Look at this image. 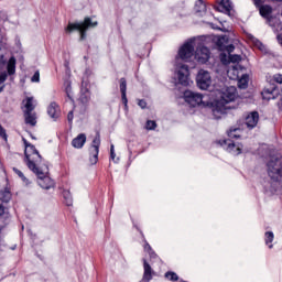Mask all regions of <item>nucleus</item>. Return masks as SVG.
Instances as JSON below:
<instances>
[{
    "mask_svg": "<svg viewBox=\"0 0 282 282\" xmlns=\"http://www.w3.org/2000/svg\"><path fill=\"white\" fill-rule=\"evenodd\" d=\"M0 199L8 204V202L12 199V193H10V189L6 188L4 191H0Z\"/></svg>",
    "mask_w": 282,
    "mask_h": 282,
    "instance_id": "21",
    "label": "nucleus"
},
{
    "mask_svg": "<svg viewBox=\"0 0 282 282\" xmlns=\"http://www.w3.org/2000/svg\"><path fill=\"white\" fill-rule=\"evenodd\" d=\"M64 198L66 199V205L72 206V198L69 197V193H65Z\"/></svg>",
    "mask_w": 282,
    "mask_h": 282,
    "instance_id": "35",
    "label": "nucleus"
},
{
    "mask_svg": "<svg viewBox=\"0 0 282 282\" xmlns=\"http://www.w3.org/2000/svg\"><path fill=\"white\" fill-rule=\"evenodd\" d=\"M1 91H3V87H0V94H1Z\"/></svg>",
    "mask_w": 282,
    "mask_h": 282,
    "instance_id": "47",
    "label": "nucleus"
},
{
    "mask_svg": "<svg viewBox=\"0 0 282 282\" xmlns=\"http://www.w3.org/2000/svg\"><path fill=\"white\" fill-rule=\"evenodd\" d=\"M115 152H116L115 147H113V144H111L110 145V153H115Z\"/></svg>",
    "mask_w": 282,
    "mask_h": 282,
    "instance_id": "45",
    "label": "nucleus"
},
{
    "mask_svg": "<svg viewBox=\"0 0 282 282\" xmlns=\"http://www.w3.org/2000/svg\"><path fill=\"white\" fill-rule=\"evenodd\" d=\"M111 160H116V152H110Z\"/></svg>",
    "mask_w": 282,
    "mask_h": 282,
    "instance_id": "44",
    "label": "nucleus"
},
{
    "mask_svg": "<svg viewBox=\"0 0 282 282\" xmlns=\"http://www.w3.org/2000/svg\"><path fill=\"white\" fill-rule=\"evenodd\" d=\"M6 80H8V73H0V85L6 83Z\"/></svg>",
    "mask_w": 282,
    "mask_h": 282,
    "instance_id": "34",
    "label": "nucleus"
},
{
    "mask_svg": "<svg viewBox=\"0 0 282 282\" xmlns=\"http://www.w3.org/2000/svg\"><path fill=\"white\" fill-rule=\"evenodd\" d=\"M273 79L275 80V83H279L280 85H282V75L281 74L274 75Z\"/></svg>",
    "mask_w": 282,
    "mask_h": 282,
    "instance_id": "36",
    "label": "nucleus"
},
{
    "mask_svg": "<svg viewBox=\"0 0 282 282\" xmlns=\"http://www.w3.org/2000/svg\"><path fill=\"white\" fill-rule=\"evenodd\" d=\"M24 122L30 124V127H36V112H24Z\"/></svg>",
    "mask_w": 282,
    "mask_h": 282,
    "instance_id": "17",
    "label": "nucleus"
},
{
    "mask_svg": "<svg viewBox=\"0 0 282 282\" xmlns=\"http://www.w3.org/2000/svg\"><path fill=\"white\" fill-rule=\"evenodd\" d=\"M2 215H6V207H3V205H0V217Z\"/></svg>",
    "mask_w": 282,
    "mask_h": 282,
    "instance_id": "42",
    "label": "nucleus"
},
{
    "mask_svg": "<svg viewBox=\"0 0 282 282\" xmlns=\"http://www.w3.org/2000/svg\"><path fill=\"white\" fill-rule=\"evenodd\" d=\"M195 11L197 14H204L206 12V3H204V0H198L195 4Z\"/></svg>",
    "mask_w": 282,
    "mask_h": 282,
    "instance_id": "23",
    "label": "nucleus"
},
{
    "mask_svg": "<svg viewBox=\"0 0 282 282\" xmlns=\"http://www.w3.org/2000/svg\"><path fill=\"white\" fill-rule=\"evenodd\" d=\"M98 22L91 21V18H85L84 22L68 23L66 32H74V30H78L80 33V40L84 41V39L87 36L86 32L89 30V28H96Z\"/></svg>",
    "mask_w": 282,
    "mask_h": 282,
    "instance_id": "4",
    "label": "nucleus"
},
{
    "mask_svg": "<svg viewBox=\"0 0 282 282\" xmlns=\"http://www.w3.org/2000/svg\"><path fill=\"white\" fill-rule=\"evenodd\" d=\"M218 91V98L213 102L212 113L216 120H219L223 116H225L226 107L228 104L234 102L237 98V88L235 86L216 88Z\"/></svg>",
    "mask_w": 282,
    "mask_h": 282,
    "instance_id": "2",
    "label": "nucleus"
},
{
    "mask_svg": "<svg viewBox=\"0 0 282 282\" xmlns=\"http://www.w3.org/2000/svg\"><path fill=\"white\" fill-rule=\"evenodd\" d=\"M223 149H226L231 155H241L243 153V144L235 143L230 140H225L221 143Z\"/></svg>",
    "mask_w": 282,
    "mask_h": 282,
    "instance_id": "9",
    "label": "nucleus"
},
{
    "mask_svg": "<svg viewBox=\"0 0 282 282\" xmlns=\"http://www.w3.org/2000/svg\"><path fill=\"white\" fill-rule=\"evenodd\" d=\"M24 155L28 169H30V171H32V173H35V175H37L39 177V186H41V188H45L46 191L53 188L54 181L46 175L48 169L45 164H41V162H43V158L39 153V150H36V148L32 144H26Z\"/></svg>",
    "mask_w": 282,
    "mask_h": 282,
    "instance_id": "1",
    "label": "nucleus"
},
{
    "mask_svg": "<svg viewBox=\"0 0 282 282\" xmlns=\"http://www.w3.org/2000/svg\"><path fill=\"white\" fill-rule=\"evenodd\" d=\"M264 0H253L254 6H261Z\"/></svg>",
    "mask_w": 282,
    "mask_h": 282,
    "instance_id": "43",
    "label": "nucleus"
},
{
    "mask_svg": "<svg viewBox=\"0 0 282 282\" xmlns=\"http://www.w3.org/2000/svg\"><path fill=\"white\" fill-rule=\"evenodd\" d=\"M0 138H3V140L8 142V134L6 133V129H3V126H0Z\"/></svg>",
    "mask_w": 282,
    "mask_h": 282,
    "instance_id": "33",
    "label": "nucleus"
},
{
    "mask_svg": "<svg viewBox=\"0 0 282 282\" xmlns=\"http://www.w3.org/2000/svg\"><path fill=\"white\" fill-rule=\"evenodd\" d=\"M67 118L68 122H72V120H74V111H69Z\"/></svg>",
    "mask_w": 282,
    "mask_h": 282,
    "instance_id": "39",
    "label": "nucleus"
},
{
    "mask_svg": "<svg viewBox=\"0 0 282 282\" xmlns=\"http://www.w3.org/2000/svg\"><path fill=\"white\" fill-rule=\"evenodd\" d=\"M196 84L199 89H210L213 85V77H210V73L208 70L200 69L196 76Z\"/></svg>",
    "mask_w": 282,
    "mask_h": 282,
    "instance_id": "7",
    "label": "nucleus"
},
{
    "mask_svg": "<svg viewBox=\"0 0 282 282\" xmlns=\"http://www.w3.org/2000/svg\"><path fill=\"white\" fill-rule=\"evenodd\" d=\"M86 142L87 137L84 133H80L75 139H73L72 147H74V149H83Z\"/></svg>",
    "mask_w": 282,
    "mask_h": 282,
    "instance_id": "16",
    "label": "nucleus"
},
{
    "mask_svg": "<svg viewBox=\"0 0 282 282\" xmlns=\"http://www.w3.org/2000/svg\"><path fill=\"white\" fill-rule=\"evenodd\" d=\"M65 91L69 100H72V83L69 82L65 83Z\"/></svg>",
    "mask_w": 282,
    "mask_h": 282,
    "instance_id": "28",
    "label": "nucleus"
},
{
    "mask_svg": "<svg viewBox=\"0 0 282 282\" xmlns=\"http://www.w3.org/2000/svg\"><path fill=\"white\" fill-rule=\"evenodd\" d=\"M245 123L247 126V129H254V127H257V124H259V112H257V111L250 112L246 117Z\"/></svg>",
    "mask_w": 282,
    "mask_h": 282,
    "instance_id": "11",
    "label": "nucleus"
},
{
    "mask_svg": "<svg viewBox=\"0 0 282 282\" xmlns=\"http://www.w3.org/2000/svg\"><path fill=\"white\" fill-rule=\"evenodd\" d=\"M218 12H224L225 14H228V17H231L232 12V2L230 0H221L219 6L217 7Z\"/></svg>",
    "mask_w": 282,
    "mask_h": 282,
    "instance_id": "12",
    "label": "nucleus"
},
{
    "mask_svg": "<svg viewBox=\"0 0 282 282\" xmlns=\"http://www.w3.org/2000/svg\"><path fill=\"white\" fill-rule=\"evenodd\" d=\"M279 96V89L276 87L272 86L271 88H264L262 91V98L263 100H274Z\"/></svg>",
    "mask_w": 282,
    "mask_h": 282,
    "instance_id": "13",
    "label": "nucleus"
},
{
    "mask_svg": "<svg viewBox=\"0 0 282 282\" xmlns=\"http://www.w3.org/2000/svg\"><path fill=\"white\" fill-rule=\"evenodd\" d=\"M165 279H167L169 281H177L180 278L177 276V273H175V272H166Z\"/></svg>",
    "mask_w": 282,
    "mask_h": 282,
    "instance_id": "27",
    "label": "nucleus"
},
{
    "mask_svg": "<svg viewBox=\"0 0 282 282\" xmlns=\"http://www.w3.org/2000/svg\"><path fill=\"white\" fill-rule=\"evenodd\" d=\"M228 58H229L230 63H240V61H241V56L237 55V54H235V55L229 54Z\"/></svg>",
    "mask_w": 282,
    "mask_h": 282,
    "instance_id": "30",
    "label": "nucleus"
},
{
    "mask_svg": "<svg viewBox=\"0 0 282 282\" xmlns=\"http://www.w3.org/2000/svg\"><path fill=\"white\" fill-rule=\"evenodd\" d=\"M7 72L9 76H12L17 72V58L14 56L10 57L8 64H7Z\"/></svg>",
    "mask_w": 282,
    "mask_h": 282,
    "instance_id": "19",
    "label": "nucleus"
},
{
    "mask_svg": "<svg viewBox=\"0 0 282 282\" xmlns=\"http://www.w3.org/2000/svg\"><path fill=\"white\" fill-rule=\"evenodd\" d=\"M6 65V58L3 55L0 56V66L3 67Z\"/></svg>",
    "mask_w": 282,
    "mask_h": 282,
    "instance_id": "41",
    "label": "nucleus"
},
{
    "mask_svg": "<svg viewBox=\"0 0 282 282\" xmlns=\"http://www.w3.org/2000/svg\"><path fill=\"white\" fill-rule=\"evenodd\" d=\"M120 91H121V100L123 102V105L127 107V79L121 78L120 79Z\"/></svg>",
    "mask_w": 282,
    "mask_h": 282,
    "instance_id": "18",
    "label": "nucleus"
},
{
    "mask_svg": "<svg viewBox=\"0 0 282 282\" xmlns=\"http://www.w3.org/2000/svg\"><path fill=\"white\" fill-rule=\"evenodd\" d=\"M238 87L240 89H246L248 87V75H242L238 80Z\"/></svg>",
    "mask_w": 282,
    "mask_h": 282,
    "instance_id": "25",
    "label": "nucleus"
},
{
    "mask_svg": "<svg viewBox=\"0 0 282 282\" xmlns=\"http://www.w3.org/2000/svg\"><path fill=\"white\" fill-rule=\"evenodd\" d=\"M59 111L61 108H58V105H56V102H52L47 108V113L51 118H57Z\"/></svg>",
    "mask_w": 282,
    "mask_h": 282,
    "instance_id": "20",
    "label": "nucleus"
},
{
    "mask_svg": "<svg viewBox=\"0 0 282 282\" xmlns=\"http://www.w3.org/2000/svg\"><path fill=\"white\" fill-rule=\"evenodd\" d=\"M224 43H228V36L223 35L218 39L217 45L220 50H226L228 52V54H232V52H235V45L230 44L227 46H224Z\"/></svg>",
    "mask_w": 282,
    "mask_h": 282,
    "instance_id": "15",
    "label": "nucleus"
},
{
    "mask_svg": "<svg viewBox=\"0 0 282 282\" xmlns=\"http://www.w3.org/2000/svg\"><path fill=\"white\" fill-rule=\"evenodd\" d=\"M139 107H141V109H145V107H147V101H144V100H139Z\"/></svg>",
    "mask_w": 282,
    "mask_h": 282,
    "instance_id": "37",
    "label": "nucleus"
},
{
    "mask_svg": "<svg viewBox=\"0 0 282 282\" xmlns=\"http://www.w3.org/2000/svg\"><path fill=\"white\" fill-rule=\"evenodd\" d=\"M268 173L271 180L281 182L282 180V156L272 158L268 163Z\"/></svg>",
    "mask_w": 282,
    "mask_h": 282,
    "instance_id": "5",
    "label": "nucleus"
},
{
    "mask_svg": "<svg viewBox=\"0 0 282 282\" xmlns=\"http://www.w3.org/2000/svg\"><path fill=\"white\" fill-rule=\"evenodd\" d=\"M155 127H158V123H155V121H153V120L147 121L145 129H148V131H153V129H155Z\"/></svg>",
    "mask_w": 282,
    "mask_h": 282,
    "instance_id": "29",
    "label": "nucleus"
},
{
    "mask_svg": "<svg viewBox=\"0 0 282 282\" xmlns=\"http://www.w3.org/2000/svg\"><path fill=\"white\" fill-rule=\"evenodd\" d=\"M175 80L178 85L188 87L191 85V79L188 78V66L186 64H177L175 67Z\"/></svg>",
    "mask_w": 282,
    "mask_h": 282,
    "instance_id": "6",
    "label": "nucleus"
},
{
    "mask_svg": "<svg viewBox=\"0 0 282 282\" xmlns=\"http://www.w3.org/2000/svg\"><path fill=\"white\" fill-rule=\"evenodd\" d=\"M264 237H265V245L269 246V248H272V241H274V232L267 231Z\"/></svg>",
    "mask_w": 282,
    "mask_h": 282,
    "instance_id": "24",
    "label": "nucleus"
},
{
    "mask_svg": "<svg viewBox=\"0 0 282 282\" xmlns=\"http://www.w3.org/2000/svg\"><path fill=\"white\" fill-rule=\"evenodd\" d=\"M220 61L226 65L228 63V59H226V54H220Z\"/></svg>",
    "mask_w": 282,
    "mask_h": 282,
    "instance_id": "38",
    "label": "nucleus"
},
{
    "mask_svg": "<svg viewBox=\"0 0 282 282\" xmlns=\"http://www.w3.org/2000/svg\"><path fill=\"white\" fill-rule=\"evenodd\" d=\"M32 83H40L41 80V73L35 72L34 75L31 78Z\"/></svg>",
    "mask_w": 282,
    "mask_h": 282,
    "instance_id": "32",
    "label": "nucleus"
},
{
    "mask_svg": "<svg viewBox=\"0 0 282 282\" xmlns=\"http://www.w3.org/2000/svg\"><path fill=\"white\" fill-rule=\"evenodd\" d=\"M90 164L98 163V153H100V132H97L90 147Z\"/></svg>",
    "mask_w": 282,
    "mask_h": 282,
    "instance_id": "10",
    "label": "nucleus"
},
{
    "mask_svg": "<svg viewBox=\"0 0 282 282\" xmlns=\"http://www.w3.org/2000/svg\"><path fill=\"white\" fill-rule=\"evenodd\" d=\"M144 251H145V252H151V245H149V242H145V245H144Z\"/></svg>",
    "mask_w": 282,
    "mask_h": 282,
    "instance_id": "40",
    "label": "nucleus"
},
{
    "mask_svg": "<svg viewBox=\"0 0 282 282\" xmlns=\"http://www.w3.org/2000/svg\"><path fill=\"white\" fill-rule=\"evenodd\" d=\"M229 138H241V129L235 128L229 131Z\"/></svg>",
    "mask_w": 282,
    "mask_h": 282,
    "instance_id": "26",
    "label": "nucleus"
},
{
    "mask_svg": "<svg viewBox=\"0 0 282 282\" xmlns=\"http://www.w3.org/2000/svg\"><path fill=\"white\" fill-rule=\"evenodd\" d=\"M195 45H198L195 52ZM193 52H195V59L198 63H208L210 58V50L208 47L197 43L196 40H191L186 42L178 51V57L176 61H188L193 56Z\"/></svg>",
    "mask_w": 282,
    "mask_h": 282,
    "instance_id": "3",
    "label": "nucleus"
},
{
    "mask_svg": "<svg viewBox=\"0 0 282 282\" xmlns=\"http://www.w3.org/2000/svg\"><path fill=\"white\" fill-rule=\"evenodd\" d=\"M22 105L24 107L23 113L31 112L36 109V100L34 99V97H26L25 99H23Z\"/></svg>",
    "mask_w": 282,
    "mask_h": 282,
    "instance_id": "14",
    "label": "nucleus"
},
{
    "mask_svg": "<svg viewBox=\"0 0 282 282\" xmlns=\"http://www.w3.org/2000/svg\"><path fill=\"white\" fill-rule=\"evenodd\" d=\"M184 98L185 102L191 107H199V105L204 102V95L192 90H186L184 93Z\"/></svg>",
    "mask_w": 282,
    "mask_h": 282,
    "instance_id": "8",
    "label": "nucleus"
},
{
    "mask_svg": "<svg viewBox=\"0 0 282 282\" xmlns=\"http://www.w3.org/2000/svg\"><path fill=\"white\" fill-rule=\"evenodd\" d=\"M273 1H278V2L282 3V0H273Z\"/></svg>",
    "mask_w": 282,
    "mask_h": 282,
    "instance_id": "46",
    "label": "nucleus"
},
{
    "mask_svg": "<svg viewBox=\"0 0 282 282\" xmlns=\"http://www.w3.org/2000/svg\"><path fill=\"white\" fill-rule=\"evenodd\" d=\"M15 175H18L19 177L22 178V182H25V184H28V178L25 177V175L23 174V172H21L19 169H13Z\"/></svg>",
    "mask_w": 282,
    "mask_h": 282,
    "instance_id": "31",
    "label": "nucleus"
},
{
    "mask_svg": "<svg viewBox=\"0 0 282 282\" xmlns=\"http://www.w3.org/2000/svg\"><path fill=\"white\" fill-rule=\"evenodd\" d=\"M257 8H260V14L261 17H270V14H272V7L270 6H257Z\"/></svg>",
    "mask_w": 282,
    "mask_h": 282,
    "instance_id": "22",
    "label": "nucleus"
}]
</instances>
